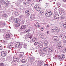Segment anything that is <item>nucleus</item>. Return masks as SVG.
<instances>
[{
	"mask_svg": "<svg viewBox=\"0 0 66 66\" xmlns=\"http://www.w3.org/2000/svg\"><path fill=\"white\" fill-rule=\"evenodd\" d=\"M53 49L52 48H50L49 49V52H51V51H53Z\"/></svg>",
	"mask_w": 66,
	"mask_h": 66,
	"instance_id": "29",
	"label": "nucleus"
},
{
	"mask_svg": "<svg viewBox=\"0 0 66 66\" xmlns=\"http://www.w3.org/2000/svg\"><path fill=\"white\" fill-rule=\"evenodd\" d=\"M54 18L55 19H59L58 17H56L55 15H54Z\"/></svg>",
	"mask_w": 66,
	"mask_h": 66,
	"instance_id": "43",
	"label": "nucleus"
},
{
	"mask_svg": "<svg viewBox=\"0 0 66 66\" xmlns=\"http://www.w3.org/2000/svg\"><path fill=\"white\" fill-rule=\"evenodd\" d=\"M15 26L16 28H18L19 27H20V24L19 23H18L15 24Z\"/></svg>",
	"mask_w": 66,
	"mask_h": 66,
	"instance_id": "25",
	"label": "nucleus"
},
{
	"mask_svg": "<svg viewBox=\"0 0 66 66\" xmlns=\"http://www.w3.org/2000/svg\"><path fill=\"white\" fill-rule=\"evenodd\" d=\"M21 62L23 63H26V60L23 59L21 60Z\"/></svg>",
	"mask_w": 66,
	"mask_h": 66,
	"instance_id": "32",
	"label": "nucleus"
},
{
	"mask_svg": "<svg viewBox=\"0 0 66 66\" xmlns=\"http://www.w3.org/2000/svg\"><path fill=\"white\" fill-rule=\"evenodd\" d=\"M63 6V7H66V4H64Z\"/></svg>",
	"mask_w": 66,
	"mask_h": 66,
	"instance_id": "56",
	"label": "nucleus"
},
{
	"mask_svg": "<svg viewBox=\"0 0 66 66\" xmlns=\"http://www.w3.org/2000/svg\"><path fill=\"white\" fill-rule=\"evenodd\" d=\"M44 36H45L44 34H42L40 35V36L41 38L44 37Z\"/></svg>",
	"mask_w": 66,
	"mask_h": 66,
	"instance_id": "23",
	"label": "nucleus"
},
{
	"mask_svg": "<svg viewBox=\"0 0 66 66\" xmlns=\"http://www.w3.org/2000/svg\"><path fill=\"white\" fill-rule=\"evenodd\" d=\"M10 62L11 63V64H13L14 65H15V62L14 61V60H11L10 61Z\"/></svg>",
	"mask_w": 66,
	"mask_h": 66,
	"instance_id": "26",
	"label": "nucleus"
},
{
	"mask_svg": "<svg viewBox=\"0 0 66 66\" xmlns=\"http://www.w3.org/2000/svg\"><path fill=\"white\" fill-rule=\"evenodd\" d=\"M57 48L58 49H60V50L62 48V47L61 46H57Z\"/></svg>",
	"mask_w": 66,
	"mask_h": 66,
	"instance_id": "34",
	"label": "nucleus"
},
{
	"mask_svg": "<svg viewBox=\"0 0 66 66\" xmlns=\"http://www.w3.org/2000/svg\"><path fill=\"white\" fill-rule=\"evenodd\" d=\"M63 53H66V49H65L64 50V51H63Z\"/></svg>",
	"mask_w": 66,
	"mask_h": 66,
	"instance_id": "53",
	"label": "nucleus"
},
{
	"mask_svg": "<svg viewBox=\"0 0 66 66\" xmlns=\"http://www.w3.org/2000/svg\"><path fill=\"white\" fill-rule=\"evenodd\" d=\"M40 56H45V54L44 52H42L40 54Z\"/></svg>",
	"mask_w": 66,
	"mask_h": 66,
	"instance_id": "22",
	"label": "nucleus"
},
{
	"mask_svg": "<svg viewBox=\"0 0 66 66\" xmlns=\"http://www.w3.org/2000/svg\"><path fill=\"white\" fill-rule=\"evenodd\" d=\"M54 13L55 14V16L56 17H58V18H59L60 16H59V15L57 14V12H54Z\"/></svg>",
	"mask_w": 66,
	"mask_h": 66,
	"instance_id": "18",
	"label": "nucleus"
},
{
	"mask_svg": "<svg viewBox=\"0 0 66 66\" xmlns=\"http://www.w3.org/2000/svg\"><path fill=\"white\" fill-rule=\"evenodd\" d=\"M64 2H66V0H63Z\"/></svg>",
	"mask_w": 66,
	"mask_h": 66,
	"instance_id": "64",
	"label": "nucleus"
},
{
	"mask_svg": "<svg viewBox=\"0 0 66 66\" xmlns=\"http://www.w3.org/2000/svg\"><path fill=\"white\" fill-rule=\"evenodd\" d=\"M40 13L41 15H43V14H45V12H44L43 11H41L40 12Z\"/></svg>",
	"mask_w": 66,
	"mask_h": 66,
	"instance_id": "36",
	"label": "nucleus"
},
{
	"mask_svg": "<svg viewBox=\"0 0 66 66\" xmlns=\"http://www.w3.org/2000/svg\"><path fill=\"white\" fill-rule=\"evenodd\" d=\"M43 49L44 50V51H47V50H48L49 48H48V47H44Z\"/></svg>",
	"mask_w": 66,
	"mask_h": 66,
	"instance_id": "21",
	"label": "nucleus"
},
{
	"mask_svg": "<svg viewBox=\"0 0 66 66\" xmlns=\"http://www.w3.org/2000/svg\"><path fill=\"white\" fill-rule=\"evenodd\" d=\"M55 31L57 33H59L60 32V28H56L55 29Z\"/></svg>",
	"mask_w": 66,
	"mask_h": 66,
	"instance_id": "20",
	"label": "nucleus"
},
{
	"mask_svg": "<svg viewBox=\"0 0 66 66\" xmlns=\"http://www.w3.org/2000/svg\"><path fill=\"white\" fill-rule=\"evenodd\" d=\"M1 3L2 4H4L5 3V2L4 1L2 0L1 2Z\"/></svg>",
	"mask_w": 66,
	"mask_h": 66,
	"instance_id": "30",
	"label": "nucleus"
},
{
	"mask_svg": "<svg viewBox=\"0 0 66 66\" xmlns=\"http://www.w3.org/2000/svg\"><path fill=\"white\" fill-rule=\"evenodd\" d=\"M27 44L25 43L24 45L23 46V48H27Z\"/></svg>",
	"mask_w": 66,
	"mask_h": 66,
	"instance_id": "33",
	"label": "nucleus"
},
{
	"mask_svg": "<svg viewBox=\"0 0 66 66\" xmlns=\"http://www.w3.org/2000/svg\"><path fill=\"white\" fill-rule=\"evenodd\" d=\"M51 32H52V33H54V32H55V30H54V29H51Z\"/></svg>",
	"mask_w": 66,
	"mask_h": 66,
	"instance_id": "37",
	"label": "nucleus"
},
{
	"mask_svg": "<svg viewBox=\"0 0 66 66\" xmlns=\"http://www.w3.org/2000/svg\"><path fill=\"white\" fill-rule=\"evenodd\" d=\"M43 51L41 50H39V53L40 54V53H41L42 52H43Z\"/></svg>",
	"mask_w": 66,
	"mask_h": 66,
	"instance_id": "47",
	"label": "nucleus"
},
{
	"mask_svg": "<svg viewBox=\"0 0 66 66\" xmlns=\"http://www.w3.org/2000/svg\"><path fill=\"white\" fill-rule=\"evenodd\" d=\"M63 27H64V28H66V22H65L63 23Z\"/></svg>",
	"mask_w": 66,
	"mask_h": 66,
	"instance_id": "35",
	"label": "nucleus"
},
{
	"mask_svg": "<svg viewBox=\"0 0 66 66\" xmlns=\"http://www.w3.org/2000/svg\"><path fill=\"white\" fill-rule=\"evenodd\" d=\"M38 44V42H36L34 43V44L35 45H37Z\"/></svg>",
	"mask_w": 66,
	"mask_h": 66,
	"instance_id": "44",
	"label": "nucleus"
},
{
	"mask_svg": "<svg viewBox=\"0 0 66 66\" xmlns=\"http://www.w3.org/2000/svg\"><path fill=\"white\" fill-rule=\"evenodd\" d=\"M25 13L26 15H27V16H30V12L28 10L26 11Z\"/></svg>",
	"mask_w": 66,
	"mask_h": 66,
	"instance_id": "17",
	"label": "nucleus"
},
{
	"mask_svg": "<svg viewBox=\"0 0 66 66\" xmlns=\"http://www.w3.org/2000/svg\"><path fill=\"white\" fill-rule=\"evenodd\" d=\"M41 31H43V30H44V28H43L42 27L41 28Z\"/></svg>",
	"mask_w": 66,
	"mask_h": 66,
	"instance_id": "59",
	"label": "nucleus"
},
{
	"mask_svg": "<svg viewBox=\"0 0 66 66\" xmlns=\"http://www.w3.org/2000/svg\"><path fill=\"white\" fill-rule=\"evenodd\" d=\"M23 4H28V2H27L25 1L24 2Z\"/></svg>",
	"mask_w": 66,
	"mask_h": 66,
	"instance_id": "52",
	"label": "nucleus"
},
{
	"mask_svg": "<svg viewBox=\"0 0 66 66\" xmlns=\"http://www.w3.org/2000/svg\"><path fill=\"white\" fill-rule=\"evenodd\" d=\"M20 21V20L19 18L15 19L14 20V22L15 23L19 22Z\"/></svg>",
	"mask_w": 66,
	"mask_h": 66,
	"instance_id": "10",
	"label": "nucleus"
},
{
	"mask_svg": "<svg viewBox=\"0 0 66 66\" xmlns=\"http://www.w3.org/2000/svg\"><path fill=\"white\" fill-rule=\"evenodd\" d=\"M38 45L40 48H42L43 46V44L41 42H39L38 44Z\"/></svg>",
	"mask_w": 66,
	"mask_h": 66,
	"instance_id": "12",
	"label": "nucleus"
},
{
	"mask_svg": "<svg viewBox=\"0 0 66 66\" xmlns=\"http://www.w3.org/2000/svg\"><path fill=\"white\" fill-rule=\"evenodd\" d=\"M29 34H27L26 35H25V37L26 38V40H27V39H28L27 40H28V42H29V40H30V39H31L32 37V36H30L29 37Z\"/></svg>",
	"mask_w": 66,
	"mask_h": 66,
	"instance_id": "5",
	"label": "nucleus"
},
{
	"mask_svg": "<svg viewBox=\"0 0 66 66\" xmlns=\"http://www.w3.org/2000/svg\"><path fill=\"white\" fill-rule=\"evenodd\" d=\"M4 38H5L7 40L9 39H10L11 38V37H10V35L9 34L5 33L4 35Z\"/></svg>",
	"mask_w": 66,
	"mask_h": 66,
	"instance_id": "1",
	"label": "nucleus"
},
{
	"mask_svg": "<svg viewBox=\"0 0 66 66\" xmlns=\"http://www.w3.org/2000/svg\"><path fill=\"white\" fill-rule=\"evenodd\" d=\"M7 16V15H6V14H4L2 16V17H6Z\"/></svg>",
	"mask_w": 66,
	"mask_h": 66,
	"instance_id": "42",
	"label": "nucleus"
},
{
	"mask_svg": "<svg viewBox=\"0 0 66 66\" xmlns=\"http://www.w3.org/2000/svg\"><path fill=\"white\" fill-rule=\"evenodd\" d=\"M20 17L21 18H23V16L22 15L20 16Z\"/></svg>",
	"mask_w": 66,
	"mask_h": 66,
	"instance_id": "62",
	"label": "nucleus"
},
{
	"mask_svg": "<svg viewBox=\"0 0 66 66\" xmlns=\"http://www.w3.org/2000/svg\"><path fill=\"white\" fill-rule=\"evenodd\" d=\"M44 65L45 66H48V64H44Z\"/></svg>",
	"mask_w": 66,
	"mask_h": 66,
	"instance_id": "63",
	"label": "nucleus"
},
{
	"mask_svg": "<svg viewBox=\"0 0 66 66\" xmlns=\"http://www.w3.org/2000/svg\"><path fill=\"white\" fill-rule=\"evenodd\" d=\"M27 2H28V4H29V5H30L31 4V0H27Z\"/></svg>",
	"mask_w": 66,
	"mask_h": 66,
	"instance_id": "31",
	"label": "nucleus"
},
{
	"mask_svg": "<svg viewBox=\"0 0 66 66\" xmlns=\"http://www.w3.org/2000/svg\"><path fill=\"white\" fill-rule=\"evenodd\" d=\"M48 43V42L46 40H45L44 42V44H47Z\"/></svg>",
	"mask_w": 66,
	"mask_h": 66,
	"instance_id": "49",
	"label": "nucleus"
},
{
	"mask_svg": "<svg viewBox=\"0 0 66 66\" xmlns=\"http://www.w3.org/2000/svg\"><path fill=\"white\" fill-rule=\"evenodd\" d=\"M64 18H65V16L63 15L62 16L60 17V18H61V19H64Z\"/></svg>",
	"mask_w": 66,
	"mask_h": 66,
	"instance_id": "41",
	"label": "nucleus"
},
{
	"mask_svg": "<svg viewBox=\"0 0 66 66\" xmlns=\"http://www.w3.org/2000/svg\"><path fill=\"white\" fill-rule=\"evenodd\" d=\"M31 16L32 17V19H34L35 18V15L34 13H31Z\"/></svg>",
	"mask_w": 66,
	"mask_h": 66,
	"instance_id": "13",
	"label": "nucleus"
},
{
	"mask_svg": "<svg viewBox=\"0 0 66 66\" xmlns=\"http://www.w3.org/2000/svg\"><path fill=\"white\" fill-rule=\"evenodd\" d=\"M44 64V62L43 61H39L38 65L39 66H42Z\"/></svg>",
	"mask_w": 66,
	"mask_h": 66,
	"instance_id": "15",
	"label": "nucleus"
},
{
	"mask_svg": "<svg viewBox=\"0 0 66 66\" xmlns=\"http://www.w3.org/2000/svg\"><path fill=\"white\" fill-rule=\"evenodd\" d=\"M5 26V22L4 21H1L0 23V28H3Z\"/></svg>",
	"mask_w": 66,
	"mask_h": 66,
	"instance_id": "7",
	"label": "nucleus"
},
{
	"mask_svg": "<svg viewBox=\"0 0 66 66\" xmlns=\"http://www.w3.org/2000/svg\"><path fill=\"white\" fill-rule=\"evenodd\" d=\"M54 12H56V13H57V10H56V9H54Z\"/></svg>",
	"mask_w": 66,
	"mask_h": 66,
	"instance_id": "57",
	"label": "nucleus"
},
{
	"mask_svg": "<svg viewBox=\"0 0 66 66\" xmlns=\"http://www.w3.org/2000/svg\"><path fill=\"white\" fill-rule=\"evenodd\" d=\"M5 4L6 5H8L9 4V2L8 1L6 2L5 3Z\"/></svg>",
	"mask_w": 66,
	"mask_h": 66,
	"instance_id": "38",
	"label": "nucleus"
},
{
	"mask_svg": "<svg viewBox=\"0 0 66 66\" xmlns=\"http://www.w3.org/2000/svg\"><path fill=\"white\" fill-rule=\"evenodd\" d=\"M23 0H18V1H19L20 2H22Z\"/></svg>",
	"mask_w": 66,
	"mask_h": 66,
	"instance_id": "60",
	"label": "nucleus"
},
{
	"mask_svg": "<svg viewBox=\"0 0 66 66\" xmlns=\"http://www.w3.org/2000/svg\"><path fill=\"white\" fill-rule=\"evenodd\" d=\"M36 40H37L36 39V38H32V42H36Z\"/></svg>",
	"mask_w": 66,
	"mask_h": 66,
	"instance_id": "27",
	"label": "nucleus"
},
{
	"mask_svg": "<svg viewBox=\"0 0 66 66\" xmlns=\"http://www.w3.org/2000/svg\"><path fill=\"white\" fill-rule=\"evenodd\" d=\"M23 54H20V57H22L23 56V54H24V53H23Z\"/></svg>",
	"mask_w": 66,
	"mask_h": 66,
	"instance_id": "39",
	"label": "nucleus"
},
{
	"mask_svg": "<svg viewBox=\"0 0 66 66\" xmlns=\"http://www.w3.org/2000/svg\"><path fill=\"white\" fill-rule=\"evenodd\" d=\"M13 59L14 62H15L16 63L18 62V57H14L13 58Z\"/></svg>",
	"mask_w": 66,
	"mask_h": 66,
	"instance_id": "11",
	"label": "nucleus"
},
{
	"mask_svg": "<svg viewBox=\"0 0 66 66\" xmlns=\"http://www.w3.org/2000/svg\"><path fill=\"white\" fill-rule=\"evenodd\" d=\"M65 55L64 54H60L59 56L58 57L59 58V60L60 61L62 60L64 58H65Z\"/></svg>",
	"mask_w": 66,
	"mask_h": 66,
	"instance_id": "4",
	"label": "nucleus"
},
{
	"mask_svg": "<svg viewBox=\"0 0 66 66\" xmlns=\"http://www.w3.org/2000/svg\"><path fill=\"white\" fill-rule=\"evenodd\" d=\"M30 60L31 62L34 61L35 59V58L34 57H33L32 56H30Z\"/></svg>",
	"mask_w": 66,
	"mask_h": 66,
	"instance_id": "16",
	"label": "nucleus"
},
{
	"mask_svg": "<svg viewBox=\"0 0 66 66\" xmlns=\"http://www.w3.org/2000/svg\"><path fill=\"white\" fill-rule=\"evenodd\" d=\"M34 8L36 11H37V13L40 10V7H39V6L36 5L34 6Z\"/></svg>",
	"mask_w": 66,
	"mask_h": 66,
	"instance_id": "6",
	"label": "nucleus"
},
{
	"mask_svg": "<svg viewBox=\"0 0 66 66\" xmlns=\"http://www.w3.org/2000/svg\"><path fill=\"white\" fill-rule=\"evenodd\" d=\"M15 14L16 16H17V15H18V14H19V13H18V12H15Z\"/></svg>",
	"mask_w": 66,
	"mask_h": 66,
	"instance_id": "40",
	"label": "nucleus"
},
{
	"mask_svg": "<svg viewBox=\"0 0 66 66\" xmlns=\"http://www.w3.org/2000/svg\"><path fill=\"white\" fill-rule=\"evenodd\" d=\"M14 19L13 18H12L10 20L11 21H14Z\"/></svg>",
	"mask_w": 66,
	"mask_h": 66,
	"instance_id": "51",
	"label": "nucleus"
},
{
	"mask_svg": "<svg viewBox=\"0 0 66 66\" xmlns=\"http://www.w3.org/2000/svg\"><path fill=\"white\" fill-rule=\"evenodd\" d=\"M59 12L61 15H66V11H64L63 10V9L61 8L60 9L59 11Z\"/></svg>",
	"mask_w": 66,
	"mask_h": 66,
	"instance_id": "3",
	"label": "nucleus"
},
{
	"mask_svg": "<svg viewBox=\"0 0 66 66\" xmlns=\"http://www.w3.org/2000/svg\"><path fill=\"white\" fill-rule=\"evenodd\" d=\"M2 47L1 46H0V50H2Z\"/></svg>",
	"mask_w": 66,
	"mask_h": 66,
	"instance_id": "61",
	"label": "nucleus"
},
{
	"mask_svg": "<svg viewBox=\"0 0 66 66\" xmlns=\"http://www.w3.org/2000/svg\"><path fill=\"white\" fill-rule=\"evenodd\" d=\"M12 43H9L8 44L7 47L8 48L11 49H12Z\"/></svg>",
	"mask_w": 66,
	"mask_h": 66,
	"instance_id": "14",
	"label": "nucleus"
},
{
	"mask_svg": "<svg viewBox=\"0 0 66 66\" xmlns=\"http://www.w3.org/2000/svg\"><path fill=\"white\" fill-rule=\"evenodd\" d=\"M57 37L56 36H54V39H57Z\"/></svg>",
	"mask_w": 66,
	"mask_h": 66,
	"instance_id": "58",
	"label": "nucleus"
},
{
	"mask_svg": "<svg viewBox=\"0 0 66 66\" xmlns=\"http://www.w3.org/2000/svg\"><path fill=\"white\" fill-rule=\"evenodd\" d=\"M31 31V30L29 29H27L26 30L25 32L26 33L27 32H29Z\"/></svg>",
	"mask_w": 66,
	"mask_h": 66,
	"instance_id": "28",
	"label": "nucleus"
},
{
	"mask_svg": "<svg viewBox=\"0 0 66 66\" xmlns=\"http://www.w3.org/2000/svg\"><path fill=\"white\" fill-rule=\"evenodd\" d=\"M48 45V43L44 44V45L45 46H47Z\"/></svg>",
	"mask_w": 66,
	"mask_h": 66,
	"instance_id": "46",
	"label": "nucleus"
},
{
	"mask_svg": "<svg viewBox=\"0 0 66 66\" xmlns=\"http://www.w3.org/2000/svg\"><path fill=\"white\" fill-rule=\"evenodd\" d=\"M3 43L4 44H6V41H5V40H3Z\"/></svg>",
	"mask_w": 66,
	"mask_h": 66,
	"instance_id": "45",
	"label": "nucleus"
},
{
	"mask_svg": "<svg viewBox=\"0 0 66 66\" xmlns=\"http://www.w3.org/2000/svg\"><path fill=\"white\" fill-rule=\"evenodd\" d=\"M63 43H64V44H65V43H66V40H64L63 41Z\"/></svg>",
	"mask_w": 66,
	"mask_h": 66,
	"instance_id": "54",
	"label": "nucleus"
},
{
	"mask_svg": "<svg viewBox=\"0 0 66 66\" xmlns=\"http://www.w3.org/2000/svg\"><path fill=\"white\" fill-rule=\"evenodd\" d=\"M10 52V51L9 50L7 51H3L1 53V55L2 56H3V57H4V56H5L6 55H7V53H9V52Z\"/></svg>",
	"mask_w": 66,
	"mask_h": 66,
	"instance_id": "2",
	"label": "nucleus"
},
{
	"mask_svg": "<svg viewBox=\"0 0 66 66\" xmlns=\"http://www.w3.org/2000/svg\"><path fill=\"white\" fill-rule=\"evenodd\" d=\"M4 65L2 63H0V66H3Z\"/></svg>",
	"mask_w": 66,
	"mask_h": 66,
	"instance_id": "50",
	"label": "nucleus"
},
{
	"mask_svg": "<svg viewBox=\"0 0 66 66\" xmlns=\"http://www.w3.org/2000/svg\"><path fill=\"white\" fill-rule=\"evenodd\" d=\"M59 37L61 38H64V35L62 34H60L59 36Z\"/></svg>",
	"mask_w": 66,
	"mask_h": 66,
	"instance_id": "24",
	"label": "nucleus"
},
{
	"mask_svg": "<svg viewBox=\"0 0 66 66\" xmlns=\"http://www.w3.org/2000/svg\"><path fill=\"white\" fill-rule=\"evenodd\" d=\"M54 40L55 42H57V39H54Z\"/></svg>",
	"mask_w": 66,
	"mask_h": 66,
	"instance_id": "55",
	"label": "nucleus"
},
{
	"mask_svg": "<svg viewBox=\"0 0 66 66\" xmlns=\"http://www.w3.org/2000/svg\"><path fill=\"white\" fill-rule=\"evenodd\" d=\"M49 4V3H46L47 6L48 7H49V6H50V5Z\"/></svg>",
	"mask_w": 66,
	"mask_h": 66,
	"instance_id": "48",
	"label": "nucleus"
},
{
	"mask_svg": "<svg viewBox=\"0 0 66 66\" xmlns=\"http://www.w3.org/2000/svg\"><path fill=\"white\" fill-rule=\"evenodd\" d=\"M26 26L25 25H24L23 26H21L20 29H21V30L24 29L26 28Z\"/></svg>",
	"mask_w": 66,
	"mask_h": 66,
	"instance_id": "19",
	"label": "nucleus"
},
{
	"mask_svg": "<svg viewBox=\"0 0 66 66\" xmlns=\"http://www.w3.org/2000/svg\"><path fill=\"white\" fill-rule=\"evenodd\" d=\"M20 42H16V44L15 45V47L16 48H19L20 47Z\"/></svg>",
	"mask_w": 66,
	"mask_h": 66,
	"instance_id": "9",
	"label": "nucleus"
},
{
	"mask_svg": "<svg viewBox=\"0 0 66 66\" xmlns=\"http://www.w3.org/2000/svg\"><path fill=\"white\" fill-rule=\"evenodd\" d=\"M45 15L46 16L50 17L52 15V12L50 11H47L45 14Z\"/></svg>",
	"mask_w": 66,
	"mask_h": 66,
	"instance_id": "8",
	"label": "nucleus"
}]
</instances>
